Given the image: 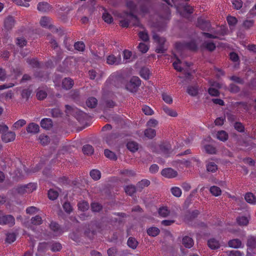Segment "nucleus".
<instances>
[{
  "instance_id": "nucleus-1",
  "label": "nucleus",
  "mask_w": 256,
  "mask_h": 256,
  "mask_svg": "<svg viewBox=\"0 0 256 256\" xmlns=\"http://www.w3.org/2000/svg\"><path fill=\"white\" fill-rule=\"evenodd\" d=\"M126 6L130 10V12H126L125 14H128L134 20L132 24L134 26L142 28V24L140 22V19L134 14L137 11V5L132 0H128L126 2Z\"/></svg>"
},
{
  "instance_id": "nucleus-2",
  "label": "nucleus",
  "mask_w": 256,
  "mask_h": 256,
  "mask_svg": "<svg viewBox=\"0 0 256 256\" xmlns=\"http://www.w3.org/2000/svg\"><path fill=\"white\" fill-rule=\"evenodd\" d=\"M141 84V80L138 76H133L126 86V88L130 92H136Z\"/></svg>"
},
{
  "instance_id": "nucleus-3",
  "label": "nucleus",
  "mask_w": 256,
  "mask_h": 256,
  "mask_svg": "<svg viewBox=\"0 0 256 256\" xmlns=\"http://www.w3.org/2000/svg\"><path fill=\"white\" fill-rule=\"evenodd\" d=\"M15 224L14 217L10 214H4L0 211V224H8L10 226H13Z\"/></svg>"
},
{
  "instance_id": "nucleus-4",
  "label": "nucleus",
  "mask_w": 256,
  "mask_h": 256,
  "mask_svg": "<svg viewBox=\"0 0 256 256\" xmlns=\"http://www.w3.org/2000/svg\"><path fill=\"white\" fill-rule=\"evenodd\" d=\"M50 230L54 236H61L64 232L63 228L57 222L52 221L50 224Z\"/></svg>"
},
{
  "instance_id": "nucleus-5",
  "label": "nucleus",
  "mask_w": 256,
  "mask_h": 256,
  "mask_svg": "<svg viewBox=\"0 0 256 256\" xmlns=\"http://www.w3.org/2000/svg\"><path fill=\"white\" fill-rule=\"evenodd\" d=\"M197 26L204 31H209L211 24L209 21L198 18L197 21Z\"/></svg>"
},
{
  "instance_id": "nucleus-6",
  "label": "nucleus",
  "mask_w": 256,
  "mask_h": 256,
  "mask_svg": "<svg viewBox=\"0 0 256 256\" xmlns=\"http://www.w3.org/2000/svg\"><path fill=\"white\" fill-rule=\"evenodd\" d=\"M106 62L108 64L118 65L121 62V56L120 54L118 56L114 54L110 55L106 58Z\"/></svg>"
},
{
  "instance_id": "nucleus-7",
  "label": "nucleus",
  "mask_w": 256,
  "mask_h": 256,
  "mask_svg": "<svg viewBox=\"0 0 256 256\" xmlns=\"http://www.w3.org/2000/svg\"><path fill=\"white\" fill-rule=\"evenodd\" d=\"M162 176L167 178H174L176 176L177 172L172 168H166L163 169L161 172Z\"/></svg>"
},
{
  "instance_id": "nucleus-8",
  "label": "nucleus",
  "mask_w": 256,
  "mask_h": 256,
  "mask_svg": "<svg viewBox=\"0 0 256 256\" xmlns=\"http://www.w3.org/2000/svg\"><path fill=\"white\" fill-rule=\"evenodd\" d=\"M16 138V134L12 132H6L2 136V139L4 142H9L13 141Z\"/></svg>"
},
{
  "instance_id": "nucleus-9",
  "label": "nucleus",
  "mask_w": 256,
  "mask_h": 256,
  "mask_svg": "<svg viewBox=\"0 0 256 256\" xmlns=\"http://www.w3.org/2000/svg\"><path fill=\"white\" fill-rule=\"evenodd\" d=\"M159 148L160 152L166 156H168V154L172 152L171 146L168 143L162 144Z\"/></svg>"
},
{
  "instance_id": "nucleus-10",
  "label": "nucleus",
  "mask_w": 256,
  "mask_h": 256,
  "mask_svg": "<svg viewBox=\"0 0 256 256\" xmlns=\"http://www.w3.org/2000/svg\"><path fill=\"white\" fill-rule=\"evenodd\" d=\"M26 130L28 133L36 134L39 132L40 127L38 124L31 122L28 125Z\"/></svg>"
},
{
  "instance_id": "nucleus-11",
  "label": "nucleus",
  "mask_w": 256,
  "mask_h": 256,
  "mask_svg": "<svg viewBox=\"0 0 256 256\" xmlns=\"http://www.w3.org/2000/svg\"><path fill=\"white\" fill-rule=\"evenodd\" d=\"M134 20L132 18L130 17L128 14H126V17L120 21V24L122 28H127L130 24L134 26L132 24Z\"/></svg>"
},
{
  "instance_id": "nucleus-12",
  "label": "nucleus",
  "mask_w": 256,
  "mask_h": 256,
  "mask_svg": "<svg viewBox=\"0 0 256 256\" xmlns=\"http://www.w3.org/2000/svg\"><path fill=\"white\" fill-rule=\"evenodd\" d=\"M182 244L186 248H190L194 244V241L192 238L186 236L182 238Z\"/></svg>"
},
{
  "instance_id": "nucleus-13",
  "label": "nucleus",
  "mask_w": 256,
  "mask_h": 256,
  "mask_svg": "<svg viewBox=\"0 0 256 256\" xmlns=\"http://www.w3.org/2000/svg\"><path fill=\"white\" fill-rule=\"evenodd\" d=\"M74 84V80L70 78H66L62 80V87L65 90H70L71 88H72Z\"/></svg>"
},
{
  "instance_id": "nucleus-14",
  "label": "nucleus",
  "mask_w": 256,
  "mask_h": 256,
  "mask_svg": "<svg viewBox=\"0 0 256 256\" xmlns=\"http://www.w3.org/2000/svg\"><path fill=\"white\" fill-rule=\"evenodd\" d=\"M200 214V212L198 210H194L191 212H188L186 214L184 220L186 222H188L196 218Z\"/></svg>"
},
{
  "instance_id": "nucleus-15",
  "label": "nucleus",
  "mask_w": 256,
  "mask_h": 256,
  "mask_svg": "<svg viewBox=\"0 0 256 256\" xmlns=\"http://www.w3.org/2000/svg\"><path fill=\"white\" fill-rule=\"evenodd\" d=\"M206 166L207 172L211 173L216 172L218 169L217 164L214 162L212 161L206 162Z\"/></svg>"
},
{
  "instance_id": "nucleus-16",
  "label": "nucleus",
  "mask_w": 256,
  "mask_h": 256,
  "mask_svg": "<svg viewBox=\"0 0 256 256\" xmlns=\"http://www.w3.org/2000/svg\"><path fill=\"white\" fill-rule=\"evenodd\" d=\"M202 48H205L210 52H213L216 48V44L214 42L205 41L201 45Z\"/></svg>"
},
{
  "instance_id": "nucleus-17",
  "label": "nucleus",
  "mask_w": 256,
  "mask_h": 256,
  "mask_svg": "<svg viewBox=\"0 0 256 256\" xmlns=\"http://www.w3.org/2000/svg\"><path fill=\"white\" fill-rule=\"evenodd\" d=\"M40 126L44 129L49 130L52 126V122L50 118H44L40 122Z\"/></svg>"
},
{
  "instance_id": "nucleus-18",
  "label": "nucleus",
  "mask_w": 256,
  "mask_h": 256,
  "mask_svg": "<svg viewBox=\"0 0 256 256\" xmlns=\"http://www.w3.org/2000/svg\"><path fill=\"white\" fill-rule=\"evenodd\" d=\"M50 18L47 16H43L41 18L40 23L41 26L44 28H48L52 29L53 27L50 24Z\"/></svg>"
},
{
  "instance_id": "nucleus-19",
  "label": "nucleus",
  "mask_w": 256,
  "mask_h": 256,
  "mask_svg": "<svg viewBox=\"0 0 256 256\" xmlns=\"http://www.w3.org/2000/svg\"><path fill=\"white\" fill-rule=\"evenodd\" d=\"M14 20L12 16H8L4 20V27L8 30H10L14 26Z\"/></svg>"
},
{
  "instance_id": "nucleus-20",
  "label": "nucleus",
  "mask_w": 256,
  "mask_h": 256,
  "mask_svg": "<svg viewBox=\"0 0 256 256\" xmlns=\"http://www.w3.org/2000/svg\"><path fill=\"white\" fill-rule=\"evenodd\" d=\"M118 137V134L117 133H112L108 135L105 140L108 146H112L114 144V140Z\"/></svg>"
},
{
  "instance_id": "nucleus-21",
  "label": "nucleus",
  "mask_w": 256,
  "mask_h": 256,
  "mask_svg": "<svg viewBox=\"0 0 256 256\" xmlns=\"http://www.w3.org/2000/svg\"><path fill=\"white\" fill-rule=\"evenodd\" d=\"M127 148L132 152H135L138 150V144L134 141H129L126 144Z\"/></svg>"
},
{
  "instance_id": "nucleus-22",
  "label": "nucleus",
  "mask_w": 256,
  "mask_h": 256,
  "mask_svg": "<svg viewBox=\"0 0 256 256\" xmlns=\"http://www.w3.org/2000/svg\"><path fill=\"white\" fill-rule=\"evenodd\" d=\"M162 110L164 113L168 116L172 117H176L178 116V113L176 110L172 109L166 105L162 106Z\"/></svg>"
},
{
  "instance_id": "nucleus-23",
  "label": "nucleus",
  "mask_w": 256,
  "mask_h": 256,
  "mask_svg": "<svg viewBox=\"0 0 256 256\" xmlns=\"http://www.w3.org/2000/svg\"><path fill=\"white\" fill-rule=\"evenodd\" d=\"M208 245L212 250H216L220 247L218 240H217L214 238H210L208 241Z\"/></svg>"
},
{
  "instance_id": "nucleus-24",
  "label": "nucleus",
  "mask_w": 256,
  "mask_h": 256,
  "mask_svg": "<svg viewBox=\"0 0 256 256\" xmlns=\"http://www.w3.org/2000/svg\"><path fill=\"white\" fill-rule=\"evenodd\" d=\"M186 50L195 52L198 49V45L194 40H191L189 42H186Z\"/></svg>"
},
{
  "instance_id": "nucleus-25",
  "label": "nucleus",
  "mask_w": 256,
  "mask_h": 256,
  "mask_svg": "<svg viewBox=\"0 0 256 256\" xmlns=\"http://www.w3.org/2000/svg\"><path fill=\"white\" fill-rule=\"evenodd\" d=\"M86 104L90 108H94L98 104V100L94 97H90L87 99L86 101Z\"/></svg>"
},
{
  "instance_id": "nucleus-26",
  "label": "nucleus",
  "mask_w": 256,
  "mask_h": 256,
  "mask_svg": "<svg viewBox=\"0 0 256 256\" xmlns=\"http://www.w3.org/2000/svg\"><path fill=\"white\" fill-rule=\"evenodd\" d=\"M50 8V4L46 2H40L38 4V10L42 12H47Z\"/></svg>"
},
{
  "instance_id": "nucleus-27",
  "label": "nucleus",
  "mask_w": 256,
  "mask_h": 256,
  "mask_svg": "<svg viewBox=\"0 0 256 256\" xmlns=\"http://www.w3.org/2000/svg\"><path fill=\"white\" fill-rule=\"evenodd\" d=\"M104 154L106 158L112 160L116 161L118 159L116 154L108 149L104 150Z\"/></svg>"
},
{
  "instance_id": "nucleus-28",
  "label": "nucleus",
  "mask_w": 256,
  "mask_h": 256,
  "mask_svg": "<svg viewBox=\"0 0 256 256\" xmlns=\"http://www.w3.org/2000/svg\"><path fill=\"white\" fill-rule=\"evenodd\" d=\"M160 230L156 227L152 226L147 230V234L148 236L155 237L159 234Z\"/></svg>"
},
{
  "instance_id": "nucleus-29",
  "label": "nucleus",
  "mask_w": 256,
  "mask_h": 256,
  "mask_svg": "<svg viewBox=\"0 0 256 256\" xmlns=\"http://www.w3.org/2000/svg\"><path fill=\"white\" fill-rule=\"evenodd\" d=\"M228 245L230 248H238L241 246L242 242L238 238L233 239L228 242Z\"/></svg>"
},
{
  "instance_id": "nucleus-30",
  "label": "nucleus",
  "mask_w": 256,
  "mask_h": 256,
  "mask_svg": "<svg viewBox=\"0 0 256 256\" xmlns=\"http://www.w3.org/2000/svg\"><path fill=\"white\" fill-rule=\"evenodd\" d=\"M138 242L133 237H130L127 242V244L130 248L134 250L138 245Z\"/></svg>"
},
{
  "instance_id": "nucleus-31",
  "label": "nucleus",
  "mask_w": 256,
  "mask_h": 256,
  "mask_svg": "<svg viewBox=\"0 0 256 256\" xmlns=\"http://www.w3.org/2000/svg\"><path fill=\"white\" fill-rule=\"evenodd\" d=\"M140 74L144 80L149 79L150 74L149 69L146 67L142 68L140 70Z\"/></svg>"
},
{
  "instance_id": "nucleus-32",
  "label": "nucleus",
  "mask_w": 256,
  "mask_h": 256,
  "mask_svg": "<svg viewBox=\"0 0 256 256\" xmlns=\"http://www.w3.org/2000/svg\"><path fill=\"white\" fill-rule=\"evenodd\" d=\"M216 138L221 141L225 142L228 139V134L224 130H220L217 132Z\"/></svg>"
},
{
  "instance_id": "nucleus-33",
  "label": "nucleus",
  "mask_w": 256,
  "mask_h": 256,
  "mask_svg": "<svg viewBox=\"0 0 256 256\" xmlns=\"http://www.w3.org/2000/svg\"><path fill=\"white\" fill-rule=\"evenodd\" d=\"M158 212L160 216L166 218L170 214V211L166 206H162L159 208Z\"/></svg>"
},
{
  "instance_id": "nucleus-34",
  "label": "nucleus",
  "mask_w": 256,
  "mask_h": 256,
  "mask_svg": "<svg viewBox=\"0 0 256 256\" xmlns=\"http://www.w3.org/2000/svg\"><path fill=\"white\" fill-rule=\"evenodd\" d=\"M144 136L148 138H152L156 136V131L152 128H148L144 132Z\"/></svg>"
},
{
  "instance_id": "nucleus-35",
  "label": "nucleus",
  "mask_w": 256,
  "mask_h": 256,
  "mask_svg": "<svg viewBox=\"0 0 256 256\" xmlns=\"http://www.w3.org/2000/svg\"><path fill=\"white\" fill-rule=\"evenodd\" d=\"M38 140H40V143L43 146L47 145L50 142V138L49 136L44 134L40 135Z\"/></svg>"
},
{
  "instance_id": "nucleus-36",
  "label": "nucleus",
  "mask_w": 256,
  "mask_h": 256,
  "mask_svg": "<svg viewBox=\"0 0 256 256\" xmlns=\"http://www.w3.org/2000/svg\"><path fill=\"white\" fill-rule=\"evenodd\" d=\"M210 192L212 195L215 196H218L222 194L220 188L216 186H212L210 188Z\"/></svg>"
},
{
  "instance_id": "nucleus-37",
  "label": "nucleus",
  "mask_w": 256,
  "mask_h": 256,
  "mask_svg": "<svg viewBox=\"0 0 256 256\" xmlns=\"http://www.w3.org/2000/svg\"><path fill=\"white\" fill-rule=\"evenodd\" d=\"M82 150L84 154L90 155L94 152V149L93 147L90 144L84 145Z\"/></svg>"
},
{
  "instance_id": "nucleus-38",
  "label": "nucleus",
  "mask_w": 256,
  "mask_h": 256,
  "mask_svg": "<svg viewBox=\"0 0 256 256\" xmlns=\"http://www.w3.org/2000/svg\"><path fill=\"white\" fill-rule=\"evenodd\" d=\"M244 198L246 200L251 204H255L256 203V199L254 196L251 192H248L246 194Z\"/></svg>"
},
{
  "instance_id": "nucleus-39",
  "label": "nucleus",
  "mask_w": 256,
  "mask_h": 256,
  "mask_svg": "<svg viewBox=\"0 0 256 256\" xmlns=\"http://www.w3.org/2000/svg\"><path fill=\"white\" fill-rule=\"evenodd\" d=\"M171 16V12L170 9L168 7L166 6L164 9V13L162 14H161L160 17L162 19L164 20L165 21L169 20Z\"/></svg>"
},
{
  "instance_id": "nucleus-40",
  "label": "nucleus",
  "mask_w": 256,
  "mask_h": 256,
  "mask_svg": "<svg viewBox=\"0 0 256 256\" xmlns=\"http://www.w3.org/2000/svg\"><path fill=\"white\" fill-rule=\"evenodd\" d=\"M90 174L92 178L94 180H98L101 177V172L98 170H92Z\"/></svg>"
},
{
  "instance_id": "nucleus-41",
  "label": "nucleus",
  "mask_w": 256,
  "mask_h": 256,
  "mask_svg": "<svg viewBox=\"0 0 256 256\" xmlns=\"http://www.w3.org/2000/svg\"><path fill=\"white\" fill-rule=\"evenodd\" d=\"M249 220L248 218L244 216H239L236 218L237 223L241 226H246L248 224Z\"/></svg>"
},
{
  "instance_id": "nucleus-42",
  "label": "nucleus",
  "mask_w": 256,
  "mask_h": 256,
  "mask_svg": "<svg viewBox=\"0 0 256 256\" xmlns=\"http://www.w3.org/2000/svg\"><path fill=\"white\" fill-rule=\"evenodd\" d=\"M162 97L163 100L168 104H171L172 103L173 100L172 96L166 92H162Z\"/></svg>"
},
{
  "instance_id": "nucleus-43",
  "label": "nucleus",
  "mask_w": 256,
  "mask_h": 256,
  "mask_svg": "<svg viewBox=\"0 0 256 256\" xmlns=\"http://www.w3.org/2000/svg\"><path fill=\"white\" fill-rule=\"evenodd\" d=\"M31 223L36 226H39L42 223V220L39 215H36L35 216L32 217L30 220Z\"/></svg>"
},
{
  "instance_id": "nucleus-44",
  "label": "nucleus",
  "mask_w": 256,
  "mask_h": 256,
  "mask_svg": "<svg viewBox=\"0 0 256 256\" xmlns=\"http://www.w3.org/2000/svg\"><path fill=\"white\" fill-rule=\"evenodd\" d=\"M62 248V245L58 242H54L50 246V250L53 252L60 251Z\"/></svg>"
},
{
  "instance_id": "nucleus-45",
  "label": "nucleus",
  "mask_w": 256,
  "mask_h": 256,
  "mask_svg": "<svg viewBox=\"0 0 256 256\" xmlns=\"http://www.w3.org/2000/svg\"><path fill=\"white\" fill-rule=\"evenodd\" d=\"M174 56L176 57V60L173 62L172 66L178 72H180L183 70V68L180 66L181 60L176 55H174Z\"/></svg>"
},
{
  "instance_id": "nucleus-46",
  "label": "nucleus",
  "mask_w": 256,
  "mask_h": 256,
  "mask_svg": "<svg viewBox=\"0 0 256 256\" xmlns=\"http://www.w3.org/2000/svg\"><path fill=\"white\" fill-rule=\"evenodd\" d=\"M170 192L174 196L179 198L182 196V192L181 189L178 186H174L170 188Z\"/></svg>"
},
{
  "instance_id": "nucleus-47",
  "label": "nucleus",
  "mask_w": 256,
  "mask_h": 256,
  "mask_svg": "<svg viewBox=\"0 0 256 256\" xmlns=\"http://www.w3.org/2000/svg\"><path fill=\"white\" fill-rule=\"evenodd\" d=\"M48 195L49 199L54 200L58 198V193L56 190H54L53 189H50L48 191Z\"/></svg>"
},
{
  "instance_id": "nucleus-48",
  "label": "nucleus",
  "mask_w": 256,
  "mask_h": 256,
  "mask_svg": "<svg viewBox=\"0 0 256 256\" xmlns=\"http://www.w3.org/2000/svg\"><path fill=\"white\" fill-rule=\"evenodd\" d=\"M187 92L191 96H196L198 94V89L196 86H189L187 88Z\"/></svg>"
},
{
  "instance_id": "nucleus-49",
  "label": "nucleus",
  "mask_w": 256,
  "mask_h": 256,
  "mask_svg": "<svg viewBox=\"0 0 256 256\" xmlns=\"http://www.w3.org/2000/svg\"><path fill=\"white\" fill-rule=\"evenodd\" d=\"M78 208L79 210L84 212L88 210L89 208L88 203L86 202L83 201L78 203Z\"/></svg>"
},
{
  "instance_id": "nucleus-50",
  "label": "nucleus",
  "mask_w": 256,
  "mask_h": 256,
  "mask_svg": "<svg viewBox=\"0 0 256 256\" xmlns=\"http://www.w3.org/2000/svg\"><path fill=\"white\" fill-rule=\"evenodd\" d=\"M186 42H176L174 44V48L178 52L186 50Z\"/></svg>"
},
{
  "instance_id": "nucleus-51",
  "label": "nucleus",
  "mask_w": 256,
  "mask_h": 256,
  "mask_svg": "<svg viewBox=\"0 0 256 256\" xmlns=\"http://www.w3.org/2000/svg\"><path fill=\"white\" fill-rule=\"evenodd\" d=\"M125 192L128 195L132 196L136 192V187L134 186H128L124 188Z\"/></svg>"
},
{
  "instance_id": "nucleus-52",
  "label": "nucleus",
  "mask_w": 256,
  "mask_h": 256,
  "mask_svg": "<svg viewBox=\"0 0 256 256\" xmlns=\"http://www.w3.org/2000/svg\"><path fill=\"white\" fill-rule=\"evenodd\" d=\"M26 62L33 68L40 67V64L35 58L28 59Z\"/></svg>"
},
{
  "instance_id": "nucleus-53",
  "label": "nucleus",
  "mask_w": 256,
  "mask_h": 256,
  "mask_svg": "<svg viewBox=\"0 0 256 256\" xmlns=\"http://www.w3.org/2000/svg\"><path fill=\"white\" fill-rule=\"evenodd\" d=\"M204 150L206 152L209 154H216V148L210 144H207L204 146Z\"/></svg>"
},
{
  "instance_id": "nucleus-54",
  "label": "nucleus",
  "mask_w": 256,
  "mask_h": 256,
  "mask_svg": "<svg viewBox=\"0 0 256 256\" xmlns=\"http://www.w3.org/2000/svg\"><path fill=\"white\" fill-rule=\"evenodd\" d=\"M26 124V121L24 120L21 119L16 121L12 126L14 129H18Z\"/></svg>"
},
{
  "instance_id": "nucleus-55",
  "label": "nucleus",
  "mask_w": 256,
  "mask_h": 256,
  "mask_svg": "<svg viewBox=\"0 0 256 256\" xmlns=\"http://www.w3.org/2000/svg\"><path fill=\"white\" fill-rule=\"evenodd\" d=\"M234 126V129L238 132H244V126L240 122H236Z\"/></svg>"
},
{
  "instance_id": "nucleus-56",
  "label": "nucleus",
  "mask_w": 256,
  "mask_h": 256,
  "mask_svg": "<svg viewBox=\"0 0 256 256\" xmlns=\"http://www.w3.org/2000/svg\"><path fill=\"white\" fill-rule=\"evenodd\" d=\"M150 184V181L149 180L144 179L139 182L137 184V186L140 188H144V187H147Z\"/></svg>"
},
{
  "instance_id": "nucleus-57",
  "label": "nucleus",
  "mask_w": 256,
  "mask_h": 256,
  "mask_svg": "<svg viewBox=\"0 0 256 256\" xmlns=\"http://www.w3.org/2000/svg\"><path fill=\"white\" fill-rule=\"evenodd\" d=\"M16 240V236L14 233H8L6 234V242L11 244Z\"/></svg>"
},
{
  "instance_id": "nucleus-58",
  "label": "nucleus",
  "mask_w": 256,
  "mask_h": 256,
  "mask_svg": "<svg viewBox=\"0 0 256 256\" xmlns=\"http://www.w3.org/2000/svg\"><path fill=\"white\" fill-rule=\"evenodd\" d=\"M143 112L148 116H151L154 114V110L149 106L145 105L142 108Z\"/></svg>"
},
{
  "instance_id": "nucleus-59",
  "label": "nucleus",
  "mask_w": 256,
  "mask_h": 256,
  "mask_svg": "<svg viewBox=\"0 0 256 256\" xmlns=\"http://www.w3.org/2000/svg\"><path fill=\"white\" fill-rule=\"evenodd\" d=\"M62 208L64 211L68 214H70L73 210L70 204L67 202H64V204H62Z\"/></svg>"
},
{
  "instance_id": "nucleus-60",
  "label": "nucleus",
  "mask_w": 256,
  "mask_h": 256,
  "mask_svg": "<svg viewBox=\"0 0 256 256\" xmlns=\"http://www.w3.org/2000/svg\"><path fill=\"white\" fill-rule=\"evenodd\" d=\"M102 19L108 24H110L113 21L112 16L108 12H104L102 14Z\"/></svg>"
},
{
  "instance_id": "nucleus-61",
  "label": "nucleus",
  "mask_w": 256,
  "mask_h": 256,
  "mask_svg": "<svg viewBox=\"0 0 256 256\" xmlns=\"http://www.w3.org/2000/svg\"><path fill=\"white\" fill-rule=\"evenodd\" d=\"M91 208L93 212H98L102 210V206L98 202H92L91 204Z\"/></svg>"
},
{
  "instance_id": "nucleus-62",
  "label": "nucleus",
  "mask_w": 256,
  "mask_h": 256,
  "mask_svg": "<svg viewBox=\"0 0 256 256\" xmlns=\"http://www.w3.org/2000/svg\"><path fill=\"white\" fill-rule=\"evenodd\" d=\"M74 47L76 50L82 52L85 48V44L83 42H78L74 44Z\"/></svg>"
},
{
  "instance_id": "nucleus-63",
  "label": "nucleus",
  "mask_w": 256,
  "mask_h": 256,
  "mask_svg": "<svg viewBox=\"0 0 256 256\" xmlns=\"http://www.w3.org/2000/svg\"><path fill=\"white\" fill-rule=\"evenodd\" d=\"M247 246L250 248L256 247V240L254 237L249 238L247 242Z\"/></svg>"
},
{
  "instance_id": "nucleus-64",
  "label": "nucleus",
  "mask_w": 256,
  "mask_h": 256,
  "mask_svg": "<svg viewBox=\"0 0 256 256\" xmlns=\"http://www.w3.org/2000/svg\"><path fill=\"white\" fill-rule=\"evenodd\" d=\"M26 187L28 192H32L36 189L37 184L36 183H29L26 185Z\"/></svg>"
}]
</instances>
